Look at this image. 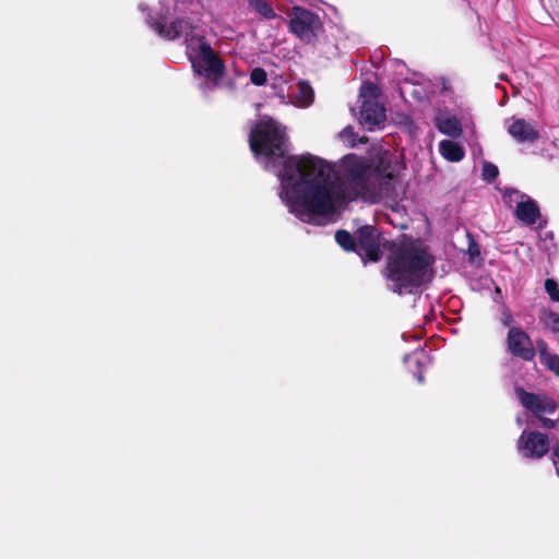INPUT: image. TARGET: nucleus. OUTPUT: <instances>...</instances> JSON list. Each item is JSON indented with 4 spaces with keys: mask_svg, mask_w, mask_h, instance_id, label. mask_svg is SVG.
<instances>
[{
    "mask_svg": "<svg viewBox=\"0 0 559 559\" xmlns=\"http://www.w3.org/2000/svg\"><path fill=\"white\" fill-rule=\"evenodd\" d=\"M250 148L264 169L281 180L280 198L290 213L306 223L338 212L357 198L376 202L394 194V168L389 152L378 154L371 164L356 155L345 156L337 170L312 155L286 156L285 127L262 117L249 135Z\"/></svg>",
    "mask_w": 559,
    "mask_h": 559,
    "instance_id": "nucleus-1",
    "label": "nucleus"
},
{
    "mask_svg": "<svg viewBox=\"0 0 559 559\" xmlns=\"http://www.w3.org/2000/svg\"><path fill=\"white\" fill-rule=\"evenodd\" d=\"M388 280L399 294H411L432 277L433 257L419 240L403 237L389 246Z\"/></svg>",
    "mask_w": 559,
    "mask_h": 559,
    "instance_id": "nucleus-2",
    "label": "nucleus"
},
{
    "mask_svg": "<svg viewBox=\"0 0 559 559\" xmlns=\"http://www.w3.org/2000/svg\"><path fill=\"white\" fill-rule=\"evenodd\" d=\"M147 23L165 39H185L186 53L194 73L205 80L200 84V88L204 94L217 86L218 80L224 75V62L206 43L204 37L195 33V27L190 21L178 19L171 22L169 26H166L163 21L153 22L151 17Z\"/></svg>",
    "mask_w": 559,
    "mask_h": 559,
    "instance_id": "nucleus-3",
    "label": "nucleus"
},
{
    "mask_svg": "<svg viewBox=\"0 0 559 559\" xmlns=\"http://www.w3.org/2000/svg\"><path fill=\"white\" fill-rule=\"evenodd\" d=\"M289 28L302 41L311 43L317 38L318 32L322 28V23L320 17L313 12L300 7H294Z\"/></svg>",
    "mask_w": 559,
    "mask_h": 559,
    "instance_id": "nucleus-4",
    "label": "nucleus"
},
{
    "mask_svg": "<svg viewBox=\"0 0 559 559\" xmlns=\"http://www.w3.org/2000/svg\"><path fill=\"white\" fill-rule=\"evenodd\" d=\"M385 246L384 239L372 226H362L357 230V253L369 261L380 260L381 247Z\"/></svg>",
    "mask_w": 559,
    "mask_h": 559,
    "instance_id": "nucleus-5",
    "label": "nucleus"
},
{
    "mask_svg": "<svg viewBox=\"0 0 559 559\" xmlns=\"http://www.w3.org/2000/svg\"><path fill=\"white\" fill-rule=\"evenodd\" d=\"M518 450L526 459H542L549 451V439L542 432L524 430L518 440Z\"/></svg>",
    "mask_w": 559,
    "mask_h": 559,
    "instance_id": "nucleus-6",
    "label": "nucleus"
},
{
    "mask_svg": "<svg viewBox=\"0 0 559 559\" xmlns=\"http://www.w3.org/2000/svg\"><path fill=\"white\" fill-rule=\"evenodd\" d=\"M507 349L515 357L531 361L535 357V348L530 335L519 326H512L507 335Z\"/></svg>",
    "mask_w": 559,
    "mask_h": 559,
    "instance_id": "nucleus-7",
    "label": "nucleus"
},
{
    "mask_svg": "<svg viewBox=\"0 0 559 559\" xmlns=\"http://www.w3.org/2000/svg\"><path fill=\"white\" fill-rule=\"evenodd\" d=\"M515 393L521 404L537 416L552 414L557 408V403L546 395L530 393L522 388H518Z\"/></svg>",
    "mask_w": 559,
    "mask_h": 559,
    "instance_id": "nucleus-8",
    "label": "nucleus"
},
{
    "mask_svg": "<svg viewBox=\"0 0 559 559\" xmlns=\"http://www.w3.org/2000/svg\"><path fill=\"white\" fill-rule=\"evenodd\" d=\"M506 126L510 136L519 143H534L539 139L536 127L523 118L511 117Z\"/></svg>",
    "mask_w": 559,
    "mask_h": 559,
    "instance_id": "nucleus-9",
    "label": "nucleus"
},
{
    "mask_svg": "<svg viewBox=\"0 0 559 559\" xmlns=\"http://www.w3.org/2000/svg\"><path fill=\"white\" fill-rule=\"evenodd\" d=\"M385 120L384 108L374 99H364L359 114V122L368 130L380 127Z\"/></svg>",
    "mask_w": 559,
    "mask_h": 559,
    "instance_id": "nucleus-10",
    "label": "nucleus"
},
{
    "mask_svg": "<svg viewBox=\"0 0 559 559\" xmlns=\"http://www.w3.org/2000/svg\"><path fill=\"white\" fill-rule=\"evenodd\" d=\"M514 215L525 225H533L540 217V212L537 203L531 197H527L518 204Z\"/></svg>",
    "mask_w": 559,
    "mask_h": 559,
    "instance_id": "nucleus-11",
    "label": "nucleus"
},
{
    "mask_svg": "<svg viewBox=\"0 0 559 559\" xmlns=\"http://www.w3.org/2000/svg\"><path fill=\"white\" fill-rule=\"evenodd\" d=\"M314 99V92L311 85L306 81H299L295 91L292 93V103L295 106L309 107Z\"/></svg>",
    "mask_w": 559,
    "mask_h": 559,
    "instance_id": "nucleus-12",
    "label": "nucleus"
},
{
    "mask_svg": "<svg viewBox=\"0 0 559 559\" xmlns=\"http://www.w3.org/2000/svg\"><path fill=\"white\" fill-rule=\"evenodd\" d=\"M436 127L441 133L452 138L460 136L462 133L461 123L454 116L436 117Z\"/></svg>",
    "mask_w": 559,
    "mask_h": 559,
    "instance_id": "nucleus-13",
    "label": "nucleus"
},
{
    "mask_svg": "<svg viewBox=\"0 0 559 559\" xmlns=\"http://www.w3.org/2000/svg\"><path fill=\"white\" fill-rule=\"evenodd\" d=\"M439 152L450 162H460L464 157V150L451 140H442L439 143Z\"/></svg>",
    "mask_w": 559,
    "mask_h": 559,
    "instance_id": "nucleus-14",
    "label": "nucleus"
},
{
    "mask_svg": "<svg viewBox=\"0 0 559 559\" xmlns=\"http://www.w3.org/2000/svg\"><path fill=\"white\" fill-rule=\"evenodd\" d=\"M426 360H427V357L424 352H415V353H413L411 355H406L404 357V361H405V364H407L408 369L412 372H414V374L416 376V378L419 382L424 381L421 368L424 367Z\"/></svg>",
    "mask_w": 559,
    "mask_h": 559,
    "instance_id": "nucleus-15",
    "label": "nucleus"
},
{
    "mask_svg": "<svg viewBox=\"0 0 559 559\" xmlns=\"http://www.w3.org/2000/svg\"><path fill=\"white\" fill-rule=\"evenodd\" d=\"M249 8L265 19L276 16L270 0H248Z\"/></svg>",
    "mask_w": 559,
    "mask_h": 559,
    "instance_id": "nucleus-16",
    "label": "nucleus"
},
{
    "mask_svg": "<svg viewBox=\"0 0 559 559\" xmlns=\"http://www.w3.org/2000/svg\"><path fill=\"white\" fill-rule=\"evenodd\" d=\"M542 362L552 372L559 374V356L547 350L546 345L539 347Z\"/></svg>",
    "mask_w": 559,
    "mask_h": 559,
    "instance_id": "nucleus-17",
    "label": "nucleus"
},
{
    "mask_svg": "<svg viewBox=\"0 0 559 559\" xmlns=\"http://www.w3.org/2000/svg\"><path fill=\"white\" fill-rule=\"evenodd\" d=\"M336 242L345 250H354L357 252V238L354 237L346 230H337L335 234Z\"/></svg>",
    "mask_w": 559,
    "mask_h": 559,
    "instance_id": "nucleus-18",
    "label": "nucleus"
},
{
    "mask_svg": "<svg viewBox=\"0 0 559 559\" xmlns=\"http://www.w3.org/2000/svg\"><path fill=\"white\" fill-rule=\"evenodd\" d=\"M528 195L524 194V193H521L520 191L515 190V189H506L504 193H503V199H504V202L509 205V206H512L513 204H515V207L518 206V204L522 201H524L525 199H527Z\"/></svg>",
    "mask_w": 559,
    "mask_h": 559,
    "instance_id": "nucleus-19",
    "label": "nucleus"
},
{
    "mask_svg": "<svg viewBox=\"0 0 559 559\" xmlns=\"http://www.w3.org/2000/svg\"><path fill=\"white\" fill-rule=\"evenodd\" d=\"M338 138L342 142H344L349 147H353L357 144V134L355 133L353 127H350V126L344 128L338 133Z\"/></svg>",
    "mask_w": 559,
    "mask_h": 559,
    "instance_id": "nucleus-20",
    "label": "nucleus"
},
{
    "mask_svg": "<svg viewBox=\"0 0 559 559\" xmlns=\"http://www.w3.org/2000/svg\"><path fill=\"white\" fill-rule=\"evenodd\" d=\"M266 80V72L262 68H254L250 73V81L257 86L264 85Z\"/></svg>",
    "mask_w": 559,
    "mask_h": 559,
    "instance_id": "nucleus-21",
    "label": "nucleus"
},
{
    "mask_svg": "<svg viewBox=\"0 0 559 559\" xmlns=\"http://www.w3.org/2000/svg\"><path fill=\"white\" fill-rule=\"evenodd\" d=\"M545 289L551 300L559 302V288H558V284L555 280L547 278L545 281Z\"/></svg>",
    "mask_w": 559,
    "mask_h": 559,
    "instance_id": "nucleus-22",
    "label": "nucleus"
},
{
    "mask_svg": "<svg viewBox=\"0 0 559 559\" xmlns=\"http://www.w3.org/2000/svg\"><path fill=\"white\" fill-rule=\"evenodd\" d=\"M499 171L496 165L491 163H485L483 166V177L487 181H492L498 176Z\"/></svg>",
    "mask_w": 559,
    "mask_h": 559,
    "instance_id": "nucleus-23",
    "label": "nucleus"
},
{
    "mask_svg": "<svg viewBox=\"0 0 559 559\" xmlns=\"http://www.w3.org/2000/svg\"><path fill=\"white\" fill-rule=\"evenodd\" d=\"M499 321L501 322V324L503 326L512 328V323H513L514 319H513L511 311L506 306H503L501 308Z\"/></svg>",
    "mask_w": 559,
    "mask_h": 559,
    "instance_id": "nucleus-24",
    "label": "nucleus"
},
{
    "mask_svg": "<svg viewBox=\"0 0 559 559\" xmlns=\"http://www.w3.org/2000/svg\"><path fill=\"white\" fill-rule=\"evenodd\" d=\"M547 324L549 325V328L554 331V332H559L558 331V326H559V314L558 313H555V312H551L548 314V319H547Z\"/></svg>",
    "mask_w": 559,
    "mask_h": 559,
    "instance_id": "nucleus-25",
    "label": "nucleus"
},
{
    "mask_svg": "<svg viewBox=\"0 0 559 559\" xmlns=\"http://www.w3.org/2000/svg\"><path fill=\"white\" fill-rule=\"evenodd\" d=\"M539 418H540V423H542L543 427L549 428V429L556 427V421L554 419L543 417L542 415L539 416Z\"/></svg>",
    "mask_w": 559,
    "mask_h": 559,
    "instance_id": "nucleus-26",
    "label": "nucleus"
},
{
    "mask_svg": "<svg viewBox=\"0 0 559 559\" xmlns=\"http://www.w3.org/2000/svg\"><path fill=\"white\" fill-rule=\"evenodd\" d=\"M376 91V87L372 85V84H364L362 87H361V96L362 97H366V94H370L372 95L373 92Z\"/></svg>",
    "mask_w": 559,
    "mask_h": 559,
    "instance_id": "nucleus-27",
    "label": "nucleus"
},
{
    "mask_svg": "<svg viewBox=\"0 0 559 559\" xmlns=\"http://www.w3.org/2000/svg\"><path fill=\"white\" fill-rule=\"evenodd\" d=\"M552 453H554V464L557 465V463L559 462V442L554 447Z\"/></svg>",
    "mask_w": 559,
    "mask_h": 559,
    "instance_id": "nucleus-28",
    "label": "nucleus"
},
{
    "mask_svg": "<svg viewBox=\"0 0 559 559\" xmlns=\"http://www.w3.org/2000/svg\"><path fill=\"white\" fill-rule=\"evenodd\" d=\"M518 423L521 424L522 423V418L518 417Z\"/></svg>",
    "mask_w": 559,
    "mask_h": 559,
    "instance_id": "nucleus-29",
    "label": "nucleus"
},
{
    "mask_svg": "<svg viewBox=\"0 0 559 559\" xmlns=\"http://www.w3.org/2000/svg\"><path fill=\"white\" fill-rule=\"evenodd\" d=\"M556 472H557V474L559 476V467L558 466H556Z\"/></svg>",
    "mask_w": 559,
    "mask_h": 559,
    "instance_id": "nucleus-30",
    "label": "nucleus"
},
{
    "mask_svg": "<svg viewBox=\"0 0 559 559\" xmlns=\"http://www.w3.org/2000/svg\"><path fill=\"white\" fill-rule=\"evenodd\" d=\"M558 331H559V325H558Z\"/></svg>",
    "mask_w": 559,
    "mask_h": 559,
    "instance_id": "nucleus-31",
    "label": "nucleus"
}]
</instances>
